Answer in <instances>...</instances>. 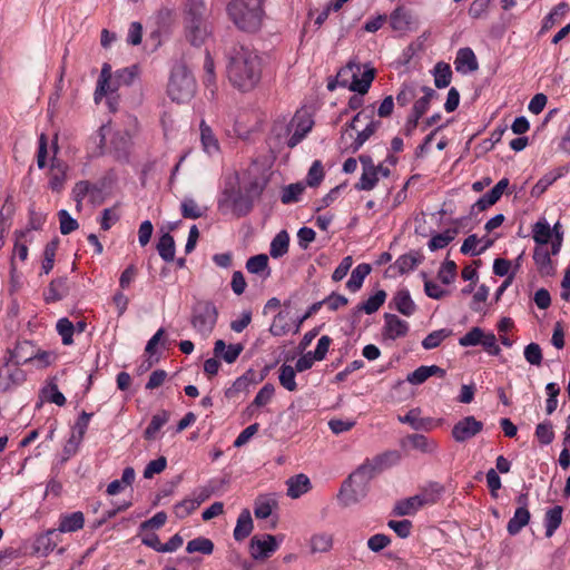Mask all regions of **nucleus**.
Here are the masks:
<instances>
[{
	"mask_svg": "<svg viewBox=\"0 0 570 570\" xmlns=\"http://www.w3.org/2000/svg\"><path fill=\"white\" fill-rule=\"evenodd\" d=\"M226 72L230 83L240 91L254 89L262 78L263 62L256 50L243 43L226 49Z\"/></svg>",
	"mask_w": 570,
	"mask_h": 570,
	"instance_id": "nucleus-1",
	"label": "nucleus"
},
{
	"mask_svg": "<svg viewBox=\"0 0 570 570\" xmlns=\"http://www.w3.org/2000/svg\"><path fill=\"white\" fill-rule=\"evenodd\" d=\"M368 464H361L342 484L337 494L340 504L344 508L362 501L368 492V483L374 478Z\"/></svg>",
	"mask_w": 570,
	"mask_h": 570,
	"instance_id": "nucleus-2",
	"label": "nucleus"
},
{
	"mask_svg": "<svg viewBox=\"0 0 570 570\" xmlns=\"http://www.w3.org/2000/svg\"><path fill=\"white\" fill-rule=\"evenodd\" d=\"M227 10L240 30L254 32L261 28L264 16L263 0H232Z\"/></svg>",
	"mask_w": 570,
	"mask_h": 570,
	"instance_id": "nucleus-3",
	"label": "nucleus"
},
{
	"mask_svg": "<svg viewBox=\"0 0 570 570\" xmlns=\"http://www.w3.org/2000/svg\"><path fill=\"white\" fill-rule=\"evenodd\" d=\"M360 66L353 62H348L345 67L341 68L336 75L335 82H328L327 88L334 90L336 85L341 87H347L351 91L360 95H365L375 77V70L367 68L363 71L362 76L358 77Z\"/></svg>",
	"mask_w": 570,
	"mask_h": 570,
	"instance_id": "nucleus-4",
	"label": "nucleus"
},
{
	"mask_svg": "<svg viewBox=\"0 0 570 570\" xmlns=\"http://www.w3.org/2000/svg\"><path fill=\"white\" fill-rule=\"evenodd\" d=\"M196 91V81L185 65H175L171 69L167 94L173 101L187 102Z\"/></svg>",
	"mask_w": 570,
	"mask_h": 570,
	"instance_id": "nucleus-5",
	"label": "nucleus"
},
{
	"mask_svg": "<svg viewBox=\"0 0 570 570\" xmlns=\"http://www.w3.org/2000/svg\"><path fill=\"white\" fill-rule=\"evenodd\" d=\"M218 320V309L210 301H197L191 308L190 324L197 334L207 340Z\"/></svg>",
	"mask_w": 570,
	"mask_h": 570,
	"instance_id": "nucleus-6",
	"label": "nucleus"
},
{
	"mask_svg": "<svg viewBox=\"0 0 570 570\" xmlns=\"http://www.w3.org/2000/svg\"><path fill=\"white\" fill-rule=\"evenodd\" d=\"M373 114L372 109L368 111L364 109L357 112L344 130L342 138L348 132V129L357 132V136L348 146L352 153H356L380 127L381 122L373 119Z\"/></svg>",
	"mask_w": 570,
	"mask_h": 570,
	"instance_id": "nucleus-7",
	"label": "nucleus"
},
{
	"mask_svg": "<svg viewBox=\"0 0 570 570\" xmlns=\"http://www.w3.org/2000/svg\"><path fill=\"white\" fill-rule=\"evenodd\" d=\"M28 346V343L18 344L11 352L8 362L13 363V367H10L7 364V368L4 372H0V392H7L13 386L21 384L24 381V373L19 367L20 364H24L31 361V357H24L22 354L24 347Z\"/></svg>",
	"mask_w": 570,
	"mask_h": 570,
	"instance_id": "nucleus-8",
	"label": "nucleus"
},
{
	"mask_svg": "<svg viewBox=\"0 0 570 570\" xmlns=\"http://www.w3.org/2000/svg\"><path fill=\"white\" fill-rule=\"evenodd\" d=\"M253 202L239 189H225L218 202V208L232 212L236 217L246 216L253 208Z\"/></svg>",
	"mask_w": 570,
	"mask_h": 570,
	"instance_id": "nucleus-9",
	"label": "nucleus"
},
{
	"mask_svg": "<svg viewBox=\"0 0 570 570\" xmlns=\"http://www.w3.org/2000/svg\"><path fill=\"white\" fill-rule=\"evenodd\" d=\"M483 430V423L473 415H468L458 421L451 431L453 440L458 443L466 442Z\"/></svg>",
	"mask_w": 570,
	"mask_h": 570,
	"instance_id": "nucleus-10",
	"label": "nucleus"
},
{
	"mask_svg": "<svg viewBox=\"0 0 570 570\" xmlns=\"http://www.w3.org/2000/svg\"><path fill=\"white\" fill-rule=\"evenodd\" d=\"M120 87L121 85L117 81L115 75L112 76L111 73V66L104 63L94 94L95 102L99 104L104 97L115 94Z\"/></svg>",
	"mask_w": 570,
	"mask_h": 570,
	"instance_id": "nucleus-11",
	"label": "nucleus"
},
{
	"mask_svg": "<svg viewBox=\"0 0 570 570\" xmlns=\"http://www.w3.org/2000/svg\"><path fill=\"white\" fill-rule=\"evenodd\" d=\"M314 125V121L312 120L311 116H308L306 112H297L287 130L289 131L292 128H294V132L291 135V137L288 138L287 140V146L289 148H294L295 146H297L304 138L305 136L311 131L312 127Z\"/></svg>",
	"mask_w": 570,
	"mask_h": 570,
	"instance_id": "nucleus-12",
	"label": "nucleus"
},
{
	"mask_svg": "<svg viewBox=\"0 0 570 570\" xmlns=\"http://www.w3.org/2000/svg\"><path fill=\"white\" fill-rule=\"evenodd\" d=\"M278 548L276 538L272 534H265L262 538L255 535L250 539L249 552L253 559L263 560L268 558Z\"/></svg>",
	"mask_w": 570,
	"mask_h": 570,
	"instance_id": "nucleus-13",
	"label": "nucleus"
},
{
	"mask_svg": "<svg viewBox=\"0 0 570 570\" xmlns=\"http://www.w3.org/2000/svg\"><path fill=\"white\" fill-rule=\"evenodd\" d=\"M409 330L410 325L406 321L401 320L395 314H384V326L382 328L384 340L395 341L400 337H404Z\"/></svg>",
	"mask_w": 570,
	"mask_h": 570,
	"instance_id": "nucleus-14",
	"label": "nucleus"
},
{
	"mask_svg": "<svg viewBox=\"0 0 570 570\" xmlns=\"http://www.w3.org/2000/svg\"><path fill=\"white\" fill-rule=\"evenodd\" d=\"M433 502L434 501L430 494H417L400 501L395 507V513L397 515H411L414 514L420 508Z\"/></svg>",
	"mask_w": 570,
	"mask_h": 570,
	"instance_id": "nucleus-15",
	"label": "nucleus"
},
{
	"mask_svg": "<svg viewBox=\"0 0 570 570\" xmlns=\"http://www.w3.org/2000/svg\"><path fill=\"white\" fill-rule=\"evenodd\" d=\"M509 187V179L502 178L499 180L495 186L485 193L478 202L473 205V208H476L479 212H483L490 206L494 205L503 195L505 189Z\"/></svg>",
	"mask_w": 570,
	"mask_h": 570,
	"instance_id": "nucleus-16",
	"label": "nucleus"
},
{
	"mask_svg": "<svg viewBox=\"0 0 570 570\" xmlns=\"http://www.w3.org/2000/svg\"><path fill=\"white\" fill-rule=\"evenodd\" d=\"M454 67L458 72L468 73L479 69V63L473 50L469 47L461 48L456 52Z\"/></svg>",
	"mask_w": 570,
	"mask_h": 570,
	"instance_id": "nucleus-17",
	"label": "nucleus"
},
{
	"mask_svg": "<svg viewBox=\"0 0 570 570\" xmlns=\"http://www.w3.org/2000/svg\"><path fill=\"white\" fill-rule=\"evenodd\" d=\"M533 261L541 276H552L556 272L551 254L546 246H537L533 252Z\"/></svg>",
	"mask_w": 570,
	"mask_h": 570,
	"instance_id": "nucleus-18",
	"label": "nucleus"
},
{
	"mask_svg": "<svg viewBox=\"0 0 570 570\" xmlns=\"http://www.w3.org/2000/svg\"><path fill=\"white\" fill-rule=\"evenodd\" d=\"M243 350L244 346L240 343L229 344L227 346L223 340H217L214 344L213 352L215 357H219L224 360L226 363L232 364L238 358Z\"/></svg>",
	"mask_w": 570,
	"mask_h": 570,
	"instance_id": "nucleus-19",
	"label": "nucleus"
},
{
	"mask_svg": "<svg viewBox=\"0 0 570 570\" xmlns=\"http://www.w3.org/2000/svg\"><path fill=\"white\" fill-rule=\"evenodd\" d=\"M400 460L401 454L399 451H387L383 454L376 455L372 461L366 460L363 464H368L370 468H372L371 474L374 476L377 472L397 464Z\"/></svg>",
	"mask_w": 570,
	"mask_h": 570,
	"instance_id": "nucleus-20",
	"label": "nucleus"
},
{
	"mask_svg": "<svg viewBox=\"0 0 570 570\" xmlns=\"http://www.w3.org/2000/svg\"><path fill=\"white\" fill-rule=\"evenodd\" d=\"M436 375L439 377L445 376V370L438 365H422L407 374L406 381L413 385L424 383L429 377Z\"/></svg>",
	"mask_w": 570,
	"mask_h": 570,
	"instance_id": "nucleus-21",
	"label": "nucleus"
},
{
	"mask_svg": "<svg viewBox=\"0 0 570 570\" xmlns=\"http://www.w3.org/2000/svg\"><path fill=\"white\" fill-rule=\"evenodd\" d=\"M208 27L203 19L197 17L187 21V38L194 46H200L208 36Z\"/></svg>",
	"mask_w": 570,
	"mask_h": 570,
	"instance_id": "nucleus-22",
	"label": "nucleus"
},
{
	"mask_svg": "<svg viewBox=\"0 0 570 570\" xmlns=\"http://www.w3.org/2000/svg\"><path fill=\"white\" fill-rule=\"evenodd\" d=\"M83 524V513L76 511L72 513L61 514L59 519V525L56 530H58L59 533H70L82 529Z\"/></svg>",
	"mask_w": 570,
	"mask_h": 570,
	"instance_id": "nucleus-23",
	"label": "nucleus"
},
{
	"mask_svg": "<svg viewBox=\"0 0 570 570\" xmlns=\"http://www.w3.org/2000/svg\"><path fill=\"white\" fill-rule=\"evenodd\" d=\"M390 26L395 31H407L411 30L414 23L413 17L409 10L404 7L395 8L390 14Z\"/></svg>",
	"mask_w": 570,
	"mask_h": 570,
	"instance_id": "nucleus-24",
	"label": "nucleus"
},
{
	"mask_svg": "<svg viewBox=\"0 0 570 570\" xmlns=\"http://www.w3.org/2000/svg\"><path fill=\"white\" fill-rule=\"evenodd\" d=\"M67 165L61 160H52L50 167L49 186L53 191H60L63 188L67 178Z\"/></svg>",
	"mask_w": 570,
	"mask_h": 570,
	"instance_id": "nucleus-25",
	"label": "nucleus"
},
{
	"mask_svg": "<svg viewBox=\"0 0 570 570\" xmlns=\"http://www.w3.org/2000/svg\"><path fill=\"white\" fill-rule=\"evenodd\" d=\"M394 307L404 316H411L416 311V305L411 298L410 292L406 288L397 291L392 299Z\"/></svg>",
	"mask_w": 570,
	"mask_h": 570,
	"instance_id": "nucleus-26",
	"label": "nucleus"
},
{
	"mask_svg": "<svg viewBox=\"0 0 570 570\" xmlns=\"http://www.w3.org/2000/svg\"><path fill=\"white\" fill-rule=\"evenodd\" d=\"M422 261L423 255L420 254L419 252L412 250L410 253L401 255L395 261L392 268L397 269L400 274H405L413 271L419 264L422 263Z\"/></svg>",
	"mask_w": 570,
	"mask_h": 570,
	"instance_id": "nucleus-27",
	"label": "nucleus"
},
{
	"mask_svg": "<svg viewBox=\"0 0 570 570\" xmlns=\"http://www.w3.org/2000/svg\"><path fill=\"white\" fill-rule=\"evenodd\" d=\"M69 286L67 277H58L52 279L45 293L46 302H57L68 295Z\"/></svg>",
	"mask_w": 570,
	"mask_h": 570,
	"instance_id": "nucleus-28",
	"label": "nucleus"
},
{
	"mask_svg": "<svg viewBox=\"0 0 570 570\" xmlns=\"http://www.w3.org/2000/svg\"><path fill=\"white\" fill-rule=\"evenodd\" d=\"M58 535V530H48L46 533L37 538L35 542V550L42 556L49 554L57 547Z\"/></svg>",
	"mask_w": 570,
	"mask_h": 570,
	"instance_id": "nucleus-29",
	"label": "nucleus"
},
{
	"mask_svg": "<svg viewBox=\"0 0 570 570\" xmlns=\"http://www.w3.org/2000/svg\"><path fill=\"white\" fill-rule=\"evenodd\" d=\"M287 495L297 499L311 489L309 479L305 474H297L287 480Z\"/></svg>",
	"mask_w": 570,
	"mask_h": 570,
	"instance_id": "nucleus-30",
	"label": "nucleus"
},
{
	"mask_svg": "<svg viewBox=\"0 0 570 570\" xmlns=\"http://www.w3.org/2000/svg\"><path fill=\"white\" fill-rule=\"evenodd\" d=\"M253 519L249 510L244 509L236 522V527L234 529V538L236 541H243L246 539L253 531Z\"/></svg>",
	"mask_w": 570,
	"mask_h": 570,
	"instance_id": "nucleus-31",
	"label": "nucleus"
},
{
	"mask_svg": "<svg viewBox=\"0 0 570 570\" xmlns=\"http://www.w3.org/2000/svg\"><path fill=\"white\" fill-rule=\"evenodd\" d=\"M406 441L412 445L413 449L422 453H435L438 451V442L429 439L423 434H411L407 435Z\"/></svg>",
	"mask_w": 570,
	"mask_h": 570,
	"instance_id": "nucleus-32",
	"label": "nucleus"
},
{
	"mask_svg": "<svg viewBox=\"0 0 570 570\" xmlns=\"http://www.w3.org/2000/svg\"><path fill=\"white\" fill-rule=\"evenodd\" d=\"M169 421V412L166 410L158 411L153 415L149 425L144 432L146 440H155L160 429Z\"/></svg>",
	"mask_w": 570,
	"mask_h": 570,
	"instance_id": "nucleus-33",
	"label": "nucleus"
},
{
	"mask_svg": "<svg viewBox=\"0 0 570 570\" xmlns=\"http://www.w3.org/2000/svg\"><path fill=\"white\" fill-rule=\"evenodd\" d=\"M530 521L529 509L517 508L513 517L509 520L507 531L510 535L518 534Z\"/></svg>",
	"mask_w": 570,
	"mask_h": 570,
	"instance_id": "nucleus-34",
	"label": "nucleus"
},
{
	"mask_svg": "<svg viewBox=\"0 0 570 570\" xmlns=\"http://www.w3.org/2000/svg\"><path fill=\"white\" fill-rule=\"evenodd\" d=\"M371 271L372 267L370 264H358L352 271L351 277L346 283L347 289H350L353 293L357 292L362 287L365 277L371 273Z\"/></svg>",
	"mask_w": 570,
	"mask_h": 570,
	"instance_id": "nucleus-35",
	"label": "nucleus"
},
{
	"mask_svg": "<svg viewBox=\"0 0 570 570\" xmlns=\"http://www.w3.org/2000/svg\"><path fill=\"white\" fill-rule=\"evenodd\" d=\"M563 509L560 505H556L549 509L544 517L546 535L552 537L556 530L560 527L562 521Z\"/></svg>",
	"mask_w": 570,
	"mask_h": 570,
	"instance_id": "nucleus-36",
	"label": "nucleus"
},
{
	"mask_svg": "<svg viewBox=\"0 0 570 570\" xmlns=\"http://www.w3.org/2000/svg\"><path fill=\"white\" fill-rule=\"evenodd\" d=\"M200 140L203 144L204 150L208 155H215L219 151V144L216 139L215 135L213 134L209 126L205 124V121H202L200 124Z\"/></svg>",
	"mask_w": 570,
	"mask_h": 570,
	"instance_id": "nucleus-37",
	"label": "nucleus"
},
{
	"mask_svg": "<svg viewBox=\"0 0 570 570\" xmlns=\"http://www.w3.org/2000/svg\"><path fill=\"white\" fill-rule=\"evenodd\" d=\"M289 235L286 230H281L272 240L269 254L273 258H279L288 252Z\"/></svg>",
	"mask_w": 570,
	"mask_h": 570,
	"instance_id": "nucleus-38",
	"label": "nucleus"
},
{
	"mask_svg": "<svg viewBox=\"0 0 570 570\" xmlns=\"http://www.w3.org/2000/svg\"><path fill=\"white\" fill-rule=\"evenodd\" d=\"M107 130V125H102L92 136H90L88 140V149L92 156H100L104 154Z\"/></svg>",
	"mask_w": 570,
	"mask_h": 570,
	"instance_id": "nucleus-39",
	"label": "nucleus"
},
{
	"mask_svg": "<svg viewBox=\"0 0 570 570\" xmlns=\"http://www.w3.org/2000/svg\"><path fill=\"white\" fill-rule=\"evenodd\" d=\"M157 250H158L160 257L165 262L174 261V258H175V240L169 233H166L160 236L158 244H157Z\"/></svg>",
	"mask_w": 570,
	"mask_h": 570,
	"instance_id": "nucleus-40",
	"label": "nucleus"
},
{
	"mask_svg": "<svg viewBox=\"0 0 570 570\" xmlns=\"http://www.w3.org/2000/svg\"><path fill=\"white\" fill-rule=\"evenodd\" d=\"M532 234L538 246H546L552 236L551 226L546 219L539 220L533 225Z\"/></svg>",
	"mask_w": 570,
	"mask_h": 570,
	"instance_id": "nucleus-41",
	"label": "nucleus"
},
{
	"mask_svg": "<svg viewBox=\"0 0 570 570\" xmlns=\"http://www.w3.org/2000/svg\"><path fill=\"white\" fill-rule=\"evenodd\" d=\"M386 299V292L379 289L374 295L370 296L365 302L357 306L358 311L366 314H373L384 304Z\"/></svg>",
	"mask_w": 570,
	"mask_h": 570,
	"instance_id": "nucleus-42",
	"label": "nucleus"
},
{
	"mask_svg": "<svg viewBox=\"0 0 570 570\" xmlns=\"http://www.w3.org/2000/svg\"><path fill=\"white\" fill-rule=\"evenodd\" d=\"M563 176V169L558 168L556 171L548 173L540 178L537 184L532 187L531 195L540 196L543 194L549 186H551L558 178Z\"/></svg>",
	"mask_w": 570,
	"mask_h": 570,
	"instance_id": "nucleus-43",
	"label": "nucleus"
},
{
	"mask_svg": "<svg viewBox=\"0 0 570 570\" xmlns=\"http://www.w3.org/2000/svg\"><path fill=\"white\" fill-rule=\"evenodd\" d=\"M246 269L252 274H263L266 272V276H269L268 271V256L265 254H258L252 256L246 262Z\"/></svg>",
	"mask_w": 570,
	"mask_h": 570,
	"instance_id": "nucleus-44",
	"label": "nucleus"
},
{
	"mask_svg": "<svg viewBox=\"0 0 570 570\" xmlns=\"http://www.w3.org/2000/svg\"><path fill=\"white\" fill-rule=\"evenodd\" d=\"M452 330L441 328L431 332L423 341L422 346L424 350H433L441 345V343L452 335Z\"/></svg>",
	"mask_w": 570,
	"mask_h": 570,
	"instance_id": "nucleus-45",
	"label": "nucleus"
},
{
	"mask_svg": "<svg viewBox=\"0 0 570 570\" xmlns=\"http://www.w3.org/2000/svg\"><path fill=\"white\" fill-rule=\"evenodd\" d=\"M452 71L449 63L438 62L434 67V83L436 88H445L450 85Z\"/></svg>",
	"mask_w": 570,
	"mask_h": 570,
	"instance_id": "nucleus-46",
	"label": "nucleus"
},
{
	"mask_svg": "<svg viewBox=\"0 0 570 570\" xmlns=\"http://www.w3.org/2000/svg\"><path fill=\"white\" fill-rule=\"evenodd\" d=\"M186 551L188 553L210 554L214 551V543L210 539L197 537L187 543Z\"/></svg>",
	"mask_w": 570,
	"mask_h": 570,
	"instance_id": "nucleus-47",
	"label": "nucleus"
},
{
	"mask_svg": "<svg viewBox=\"0 0 570 570\" xmlns=\"http://www.w3.org/2000/svg\"><path fill=\"white\" fill-rule=\"evenodd\" d=\"M304 190L305 186L302 183L289 184L283 188L281 200L285 205L297 203Z\"/></svg>",
	"mask_w": 570,
	"mask_h": 570,
	"instance_id": "nucleus-48",
	"label": "nucleus"
},
{
	"mask_svg": "<svg viewBox=\"0 0 570 570\" xmlns=\"http://www.w3.org/2000/svg\"><path fill=\"white\" fill-rule=\"evenodd\" d=\"M424 96L417 99L412 108V112L422 117L430 108L431 100L436 97V91L430 87H423Z\"/></svg>",
	"mask_w": 570,
	"mask_h": 570,
	"instance_id": "nucleus-49",
	"label": "nucleus"
},
{
	"mask_svg": "<svg viewBox=\"0 0 570 570\" xmlns=\"http://www.w3.org/2000/svg\"><path fill=\"white\" fill-rule=\"evenodd\" d=\"M295 368L291 365L283 364L279 368V383L287 391H295L297 389V384L295 381Z\"/></svg>",
	"mask_w": 570,
	"mask_h": 570,
	"instance_id": "nucleus-50",
	"label": "nucleus"
},
{
	"mask_svg": "<svg viewBox=\"0 0 570 570\" xmlns=\"http://www.w3.org/2000/svg\"><path fill=\"white\" fill-rule=\"evenodd\" d=\"M569 10V6L566 2H561L556 6L552 11L544 18L541 32H544L552 28L559 18H562Z\"/></svg>",
	"mask_w": 570,
	"mask_h": 570,
	"instance_id": "nucleus-51",
	"label": "nucleus"
},
{
	"mask_svg": "<svg viewBox=\"0 0 570 570\" xmlns=\"http://www.w3.org/2000/svg\"><path fill=\"white\" fill-rule=\"evenodd\" d=\"M57 248H58V239H53L46 245L45 250H43V261H42V265H41L42 273L49 274L52 271Z\"/></svg>",
	"mask_w": 570,
	"mask_h": 570,
	"instance_id": "nucleus-52",
	"label": "nucleus"
},
{
	"mask_svg": "<svg viewBox=\"0 0 570 570\" xmlns=\"http://www.w3.org/2000/svg\"><path fill=\"white\" fill-rule=\"evenodd\" d=\"M454 237H455V230L448 229L443 233L434 235L429 240L428 246H429L430 250H432V252L442 249V248L446 247L454 239Z\"/></svg>",
	"mask_w": 570,
	"mask_h": 570,
	"instance_id": "nucleus-53",
	"label": "nucleus"
},
{
	"mask_svg": "<svg viewBox=\"0 0 570 570\" xmlns=\"http://www.w3.org/2000/svg\"><path fill=\"white\" fill-rule=\"evenodd\" d=\"M57 332L61 336L63 345H70L73 342L75 325L67 317L60 318L56 325Z\"/></svg>",
	"mask_w": 570,
	"mask_h": 570,
	"instance_id": "nucleus-54",
	"label": "nucleus"
},
{
	"mask_svg": "<svg viewBox=\"0 0 570 570\" xmlns=\"http://www.w3.org/2000/svg\"><path fill=\"white\" fill-rule=\"evenodd\" d=\"M184 218L197 219L204 215V209L193 198H185L180 205Z\"/></svg>",
	"mask_w": 570,
	"mask_h": 570,
	"instance_id": "nucleus-55",
	"label": "nucleus"
},
{
	"mask_svg": "<svg viewBox=\"0 0 570 570\" xmlns=\"http://www.w3.org/2000/svg\"><path fill=\"white\" fill-rule=\"evenodd\" d=\"M90 193H100V189L88 180H80L72 188L73 200L79 203V199H85Z\"/></svg>",
	"mask_w": 570,
	"mask_h": 570,
	"instance_id": "nucleus-56",
	"label": "nucleus"
},
{
	"mask_svg": "<svg viewBox=\"0 0 570 570\" xmlns=\"http://www.w3.org/2000/svg\"><path fill=\"white\" fill-rule=\"evenodd\" d=\"M275 501L265 497H259L255 501L254 514L257 519H267L273 511Z\"/></svg>",
	"mask_w": 570,
	"mask_h": 570,
	"instance_id": "nucleus-57",
	"label": "nucleus"
},
{
	"mask_svg": "<svg viewBox=\"0 0 570 570\" xmlns=\"http://www.w3.org/2000/svg\"><path fill=\"white\" fill-rule=\"evenodd\" d=\"M379 181L377 170L364 169L355 188L358 190H372Z\"/></svg>",
	"mask_w": 570,
	"mask_h": 570,
	"instance_id": "nucleus-58",
	"label": "nucleus"
},
{
	"mask_svg": "<svg viewBox=\"0 0 570 570\" xmlns=\"http://www.w3.org/2000/svg\"><path fill=\"white\" fill-rule=\"evenodd\" d=\"M333 539L327 533H318L311 539V549L313 552H326L332 548Z\"/></svg>",
	"mask_w": 570,
	"mask_h": 570,
	"instance_id": "nucleus-59",
	"label": "nucleus"
},
{
	"mask_svg": "<svg viewBox=\"0 0 570 570\" xmlns=\"http://www.w3.org/2000/svg\"><path fill=\"white\" fill-rule=\"evenodd\" d=\"M483 334L484 332L481 327H472L465 335L459 338V344L463 347L480 345Z\"/></svg>",
	"mask_w": 570,
	"mask_h": 570,
	"instance_id": "nucleus-60",
	"label": "nucleus"
},
{
	"mask_svg": "<svg viewBox=\"0 0 570 570\" xmlns=\"http://www.w3.org/2000/svg\"><path fill=\"white\" fill-rule=\"evenodd\" d=\"M58 217L60 223V233L62 235H68L71 232L78 229V222L75 218H72L66 209L59 210Z\"/></svg>",
	"mask_w": 570,
	"mask_h": 570,
	"instance_id": "nucleus-61",
	"label": "nucleus"
},
{
	"mask_svg": "<svg viewBox=\"0 0 570 570\" xmlns=\"http://www.w3.org/2000/svg\"><path fill=\"white\" fill-rule=\"evenodd\" d=\"M456 275V264L453 261H446L442 264L438 277L443 284H451Z\"/></svg>",
	"mask_w": 570,
	"mask_h": 570,
	"instance_id": "nucleus-62",
	"label": "nucleus"
},
{
	"mask_svg": "<svg viewBox=\"0 0 570 570\" xmlns=\"http://www.w3.org/2000/svg\"><path fill=\"white\" fill-rule=\"evenodd\" d=\"M274 393V385L272 383H266L256 394L252 405L259 407L268 404L273 399Z\"/></svg>",
	"mask_w": 570,
	"mask_h": 570,
	"instance_id": "nucleus-63",
	"label": "nucleus"
},
{
	"mask_svg": "<svg viewBox=\"0 0 570 570\" xmlns=\"http://www.w3.org/2000/svg\"><path fill=\"white\" fill-rule=\"evenodd\" d=\"M200 505V501L185 499L175 505V514L183 519L194 512Z\"/></svg>",
	"mask_w": 570,
	"mask_h": 570,
	"instance_id": "nucleus-64",
	"label": "nucleus"
}]
</instances>
